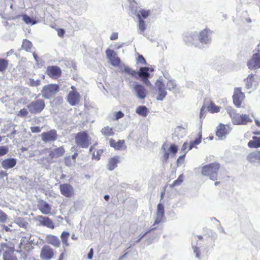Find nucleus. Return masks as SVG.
Instances as JSON below:
<instances>
[{"mask_svg":"<svg viewBox=\"0 0 260 260\" xmlns=\"http://www.w3.org/2000/svg\"><path fill=\"white\" fill-rule=\"evenodd\" d=\"M209 29H205L200 32L199 39L201 43L207 44L208 42L209 41Z\"/></svg>","mask_w":260,"mask_h":260,"instance_id":"obj_28","label":"nucleus"},{"mask_svg":"<svg viewBox=\"0 0 260 260\" xmlns=\"http://www.w3.org/2000/svg\"><path fill=\"white\" fill-rule=\"evenodd\" d=\"M3 228H4V229L6 231V232H10L11 231V230L10 229V228L9 227H8L7 226L4 225L3 226Z\"/></svg>","mask_w":260,"mask_h":260,"instance_id":"obj_64","label":"nucleus"},{"mask_svg":"<svg viewBox=\"0 0 260 260\" xmlns=\"http://www.w3.org/2000/svg\"><path fill=\"white\" fill-rule=\"evenodd\" d=\"M156 215L164 216L165 211L162 204L159 203L157 205Z\"/></svg>","mask_w":260,"mask_h":260,"instance_id":"obj_42","label":"nucleus"},{"mask_svg":"<svg viewBox=\"0 0 260 260\" xmlns=\"http://www.w3.org/2000/svg\"><path fill=\"white\" fill-rule=\"evenodd\" d=\"M230 125L220 123L216 127V135L220 139L225 138L231 132Z\"/></svg>","mask_w":260,"mask_h":260,"instance_id":"obj_12","label":"nucleus"},{"mask_svg":"<svg viewBox=\"0 0 260 260\" xmlns=\"http://www.w3.org/2000/svg\"><path fill=\"white\" fill-rule=\"evenodd\" d=\"M193 252L196 254L197 257L199 258L200 257V251L199 248L197 246H194L193 247Z\"/></svg>","mask_w":260,"mask_h":260,"instance_id":"obj_55","label":"nucleus"},{"mask_svg":"<svg viewBox=\"0 0 260 260\" xmlns=\"http://www.w3.org/2000/svg\"><path fill=\"white\" fill-rule=\"evenodd\" d=\"M57 35L59 37H63L65 34V30L62 28H57Z\"/></svg>","mask_w":260,"mask_h":260,"instance_id":"obj_54","label":"nucleus"},{"mask_svg":"<svg viewBox=\"0 0 260 260\" xmlns=\"http://www.w3.org/2000/svg\"><path fill=\"white\" fill-rule=\"evenodd\" d=\"M37 218L40 225L46 226L50 229H54L55 225L53 221L48 217L39 215Z\"/></svg>","mask_w":260,"mask_h":260,"instance_id":"obj_19","label":"nucleus"},{"mask_svg":"<svg viewBox=\"0 0 260 260\" xmlns=\"http://www.w3.org/2000/svg\"><path fill=\"white\" fill-rule=\"evenodd\" d=\"M45 106V102L43 99L36 98L27 106V107L31 114H38L44 110Z\"/></svg>","mask_w":260,"mask_h":260,"instance_id":"obj_3","label":"nucleus"},{"mask_svg":"<svg viewBox=\"0 0 260 260\" xmlns=\"http://www.w3.org/2000/svg\"><path fill=\"white\" fill-rule=\"evenodd\" d=\"M184 176L183 174L179 176L178 178L175 180L172 184L170 185L171 188H173L176 186L180 185L183 181Z\"/></svg>","mask_w":260,"mask_h":260,"instance_id":"obj_39","label":"nucleus"},{"mask_svg":"<svg viewBox=\"0 0 260 260\" xmlns=\"http://www.w3.org/2000/svg\"><path fill=\"white\" fill-rule=\"evenodd\" d=\"M206 109L211 113H215L220 111V107L216 105L215 103L211 101L205 102L200 110V117L201 118L204 117V111Z\"/></svg>","mask_w":260,"mask_h":260,"instance_id":"obj_9","label":"nucleus"},{"mask_svg":"<svg viewBox=\"0 0 260 260\" xmlns=\"http://www.w3.org/2000/svg\"><path fill=\"white\" fill-rule=\"evenodd\" d=\"M248 146L251 148H258L260 147V137H253L252 140L249 141Z\"/></svg>","mask_w":260,"mask_h":260,"instance_id":"obj_30","label":"nucleus"},{"mask_svg":"<svg viewBox=\"0 0 260 260\" xmlns=\"http://www.w3.org/2000/svg\"><path fill=\"white\" fill-rule=\"evenodd\" d=\"M161 149L165 151V153L163 156L162 161L164 163H166L169 158L170 154L168 152L166 151V148L165 147V145L162 146Z\"/></svg>","mask_w":260,"mask_h":260,"instance_id":"obj_46","label":"nucleus"},{"mask_svg":"<svg viewBox=\"0 0 260 260\" xmlns=\"http://www.w3.org/2000/svg\"><path fill=\"white\" fill-rule=\"evenodd\" d=\"M188 144L187 142H184L182 147V150H185L188 147Z\"/></svg>","mask_w":260,"mask_h":260,"instance_id":"obj_60","label":"nucleus"},{"mask_svg":"<svg viewBox=\"0 0 260 260\" xmlns=\"http://www.w3.org/2000/svg\"><path fill=\"white\" fill-rule=\"evenodd\" d=\"M21 251L28 252L32 248L31 243L27 240L23 239L21 241L19 244Z\"/></svg>","mask_w":260,"mask_h":260,"instance_id":"obj_25","label":"nucleus"},{"mask_svg":"<svg viewBox=\"0 0 260 260\" xmlns=\"http://www.w3.org/2000/svg\"><path fill=\"white\" fill-rule=\"evenodd\" d=\"M46 240L48 244L52 245L53 247L58 248L60 246V241L56 236L53 235H47L46 237Z\"/></svg>","mask_w":260,"mask_h":260,"instance_id":"obj_20","label":"nucleus"},{"mask_svg":"<svg viewBox=\"0 0 260 260\" xmlns=\"http://www.w3.org/2000/svg\"><path fill=\"white\" fill-rule=\"evenodd\" d=\"M123 116H124V114L121 111H118V112H116L115 114V119L116 120L121 118Z\"/></svg>","mask_w":260,"mask_h":260,"instance_id":"obj_56","label":"nucleus"},{"mask_svg":"<svg viewBox=\"0 0 260 260\" xmlns=\"http://www.w3.org/2000/svg\"><path fill=\"white\" fill-rule=\"evenodd\" d=\"M136 112L138 115L145 117L148 115V110L145 106H140L137 108Z\"/></svg>","mask_w":260,"mask_h":260,"instance_id":"obj_35","label":"nucleus"},{"mask_svg":"<svg viewBox=\"0 0 260 260\" xmlns=\"http://www.w3.org/2000/svg\"><path fill=\"white\" fill-rule=\"evenodd\" d=\"M30 129L32 133H38L41 131V128L39 126H31Z\"/></svg>","mask_w":260,"mask_h":260,"instance_id":"obj_52","label":"nucleus"},{"mask_svg":"<svg viewBox=\"0 0 260 260\" xmlns=\"http://www.w3.org/2000/svg\"><path fill=\"white\" fill-rule=\"evenodd\" d=\"M247 159L250 162H258V151L250 153L247 156Z\"/></svg>","mask_w":260,"mask_h":260,"instance_id":"obj_34","label":"nucleus"},{"mask_svg":"<svg viewBox=\"0 0 260 260\" xmlns=\"http://www.w3.org/2000/svg\"><path fill=\"white\" fill-rule=\"evenodd\" d=\"M41 136L43 141L48 142L56 140L58 136L56 130L51 129L47 132L42 133Z\"/></svg>","mask_w":260,"mask_h":260,"instance_id":"obj_17","label":"nucleus"},{"mask_svg":"<svg viewBox=\"0 0 260 260\" xmlns=\"http://www.w3.org/2000/svg\"><path fill=\"white\" fill-rule=\"evenodd\" d=\"M194 37L192 35L185 36L184 38V41L187 44L192 43Z\"/></svg>","mask_w":260,"mask_h":260,"instance_id":"obj_48","label":"nucleus"},{"mask_svg":"<svg viewBox=\"0 0 260 260\" xmlns=\"http://www.w3.org/2000/svg\"><path fill=\"white\" fill-rule=\"evenodd\" d=\"M45 151L48 153V161L51 162L55 161V159L62 156L66 151L63 146H60L54 148H49L46 149Z\"/></svg>","mask_w":260,"mask_h":260,"instance_id":"obj_5","label":"nucleus"},{"mask_svg":"<svg viewBox=\"0 0 260 260\" xmlns=\"http://www.w3.org/2000/svg\"><path fill=\"white\" fill-rule=\"evenodd\" d=\"M138 28L141 34H143L146 29V25L143 20H139Z\"/></svg>","mask_w":260,"mask_h":260,"instance_id":"obj_41","label":"nucleus"},{"mask_svg":"<svg viewBox=\"0 0 260 260\" xmlns=\"http://www.w3.org/2000/svg\"><path fill=\"white\" fill-rule=\"evenodd\" d=\"M134 89L138 98L144 99L146 96L147 91L143 85L136 84L134 86Z\"/></svg>","mask_w":260,"mask_h":260,"instance_id":"obj_21","label":"nucleus"},{"mask_svg":"<svg viewBox=\"0 0 260 260\" xmlns=\"http://www.w3.org/2000/svg\"><path fill=\"white\" fill-rule=\"evenodd\" d=\"M101 133L104 136L108 137L114 135L113 129L109 126H105L101 129Z\"/></svg>","mask_w":260,"mask_h":260,"instance_id":"obj_36","label":"nucleus"},{"mask_svg":"<svg viewBox=\"0 0 260 260\" xmlns=\"http://www.w3.org/2000/svg\"><path fill=\"white\" fill-rule=\"evenodd\" d=\"M93 250L92 248L90 249L88 254V255H87V257L89 259H91L92 258V257H93Z\"/></svg>","mask_w":260,"mask_h":260,"instance_id":"obj_59","label":"nucleus"},{"mask_svg":"<svg viewBox=\"0 0 260 260\" xmlns=\"http://www.w3.org/2000/svg\"><path fill=\"white\" fill-rule=\"evenodd\" d=\"M37 207L41 212L44 215H49L51 213V206L47 202L43 200L38 201Z\"/></svg>","mask_w":260,"mask_h":260,"instance_id":"obj_18","label":"nucleus"},{"mask_svg":"<svg viewBox=\"0 0 260 260\" xmlns=\"http://www.w3.org/2000/svg\"><path fill=\"white\" fill-rule=\"evenodd\" d=\"M75 143L80 148H87L91 144V140L87 131H81L75 136Z\"/></svg>","mask_w":260,"mask_h":260,"instance_id":"obj_2","label":"nucleus"},{"mask_svg":"<svg viewBox=\"0 0 260 260\" xmlns=\"http://www.w3.org/2000/svg\"><path fill=\"white\" fill-rule=\"evenodd\" d=\"M150 68L148 67H141L139 72H138V78H141L143 82L148 86L151 85L148 79L150 76V74L148 72Z\"/></svg>","mask_w":260,"mask_h":260,"instance_id":"obj_14","label":"nucleus"},{"mask_svg":"<svg viewBox=\"0 0 260 260\" xmlns=\"http://www.w3.org/2000/svg\"><path fill=\"white\" fill-rule=\"evenodd\" d=\"M229 114L232 119L233 122L235 124L245 125L248 122H251L252 121L249 115L246 114L240 115L238 113H236L234 110L230 111Z\"/></svg>","mask_w":260,"mask_h":260,"instance_id":"obj_4","label":"nucleus"},{"mask_svg":"<svg viewBox=\"0 0 260 260\" xmlns=\"http://www.w3.org/2000/svg\"><path fill=\"white\" fill-rule=\"evenodd\" d=\"M64 162L68 166H70L71 165L70 156H67L64 158Z\"/></svg>","mask_w":260,"mask_h":260,"instance_id":"obj_57","label":"nucleus"},{"mask_svg":"<svg viewBox=\"0 0 260 260\" xmlns=\"http://www.w3.org/2000/svg\"><path fill=\"white\" fill-rule=\"evenodd\" d=\"M119 157L115 156L111 157L108 161L107 168L109 170L112 171L117 166V164L119 162Z\"/></svg>","mask_w":260,"mask_h":260,"instance_id":"obj_26","label":"nucleus"},{"mask_svg":"<svg viewBox=\"0 0 260 260\" xmlns=\"http://www.w3.org/2000/svg\"><path fill=\"white\" fill-rule=\"evenodd\" d=\"M137 61L138 63H140L142 64H144H144H146V60L144 58V57L142 55H138V56L137 57Z\"/></svg>","mask_w":260,"mask_h":260,"instance_id":"obj_50","label":"nucleus"},{"mask_svg":"<svg viewBox=\"0 0 260 260\" xmlns=\"http://www.w3.org/2000/svg\"><path fill=\"white\" fill-rule=\"evenodd\" d=\"M65 256V253L64 252H61L58 257V260H63Z\"/></svg>","mask_w":260,"mask_h":260,"instance_id":"obj_61","label":"nucleus"},{"mask_svg":"<svg viewBox=\"0 0 260 260\" xmlns=\"http://www.w3.org/2000/svg\"><path fill=\"white\" fill-rule=\"evenodd\" d=\"M9 64V61L4 58H0V72L5 71Z\"/></svg>","mask_w":260,"mask_h":260,"instance_id":"obj_38","label":"nucleus"},{"mask_svg":"<svg viewBox=\"0 0 260 260\" xmlns=\"http://www.w3.org/2000/svg\"><path fill=\"white\" fill-rule=\"evenodd\" d=\"M55 254V250L50 246L44 245L41 249L40 257L41 260H50L54 258Z\"/></svg>","mask_w":260,"mask_h":260,"instance_id":"obj_8","label":"nucleus"},{"mask_svg":"<svg viewBox=\"0 0 260 260\" xmlns=\"http://www.w3.org/2000/svg\"><path fill=\"white\" fill-rule=\"evenodd\" d=\"M245 98V94L242 91L241 87H236L234 89L233 100L234 104L237 108H240L242 106V103Z\"/></svg>","mask_w":260,"mask_h":260,"instance_id":"obj_10","label":"nucleus"},{"mask_svg":"<svg viewBox=\"0 0 260 260\" xmlns=\"http://www.w3.org/2000/svg\"><path fill=\"white\" fill-rule=\"evenodd\" d=\"M1 247L4 251L3 260H18L14 254L15 248L7 243H2Z\"/></svg>","mask_w":260,"mask_h":260,"instance_id":"obj_6","label":"nucleus"},{"mask_svg":"<svg viewBox=\"0 0 260 260\" xmlns=\"http://www.w3.org/2000/svg\"><path fill=\"white\" fill-rule=\"evenodd\" d=\"M121 73H124L131 76L132 77L138 78V72L131 68L128 66L123 65L120 69Z\"/></svg>","mask_w":260,"mask_h":260,"instance_id":"obj_27","label":"nucleus"},{"mask_svg":"<svg viewBox=\"0 0 260 260\" xmlns=\"http://www.w3.org/2000/svg\"><path fill=\"white\" fill-rule=\"evenodd\" d=\"M158 88V96L157 100L158 101L162 100L167 95V92L165 90V85L160 83L157 85Z\"/></svg>","mask_w":260,"mask_h":260,"instance_id":"obj_29","label":"nucleus"},{"mask_svg":"<svg viewBox=\"0 0 260 260\" xmlns=\"http://www.w3.org/2000/svg\"><path fill=\"white\" fill-rule=\"evenodd\" d=\"M73 90L70 91L67 96V101L72 106H75L80 102V95L78 92L75 90V87L73 86L71 87Z\"/></svg>","mask_w":260,"mask_h":260,"instance_id":"obj_13","label":"nucleus"},{"mask_svg":"<svg viewBox=\"0 0 260 260\" xmlns=\"http://www.w3.org/2000/svg\"><path fill=\"white\" fill-rule=\"evenodd\" d=\"M16 165V159L13 158H9L4 159L2 162V167L8 170L13 168Z\"/></svg>","mask_w":260,"mask_h":260,"instance_id":"obj_23","label":"nucleus"},{"mask_svg":"<svg viewBox=\"0 0 260 260\" xmlns=\"http://www.w3.org/2000/svg\"><path fill=\"white\" fill-rule=\"evenodd\" d=\"M41 84V81L39 79L35 80L33 79H30L29 80V85L31 86H38Z\"/></svg>","mask_w":260,"mask_h":260,"instance_id":"obj_47","label":"nucleus"},{"mask_svg":"<svg viewBox=\"0 0 260 260\" xmlns=\"http://www.w3.org/2000/svg\"><path fill=\"white\" fill-rule=\"evenodd\" d=\"M257 76L256 75L250 74L244 80L245 82L246 87L249 89L252 87L253 85L257 83L256 78Z\"/></svg>","mask_w":260,"mask_h":260,"instance_id":"obj_24","label":"nucleus"},{"mask_svg":"<svg viewBox=\"0 0 260 260\" xmlns=\"http://www.w3.org/2000/svg\"><path fill=\"white\" fill-rule=\"evenodd\" d=\"M107 57L109 60L110 63L115 67L119 66L121 63V60L118 57L116 52L110 49H107L106 51Z\"/></svg>","mask_w":260,"mask_h":260,"instance_id":"obj_11","label":"nucleus"},{"mask_svg":"<svg viewBox=\"0 0 260 260\" xmlns=\"http://www.w3.org/2000/svg\"><path fill=\"white\" fill-rule=\"evenodd\" d=\"M28 112L29 111L28 110V108L26 109L24 108L19 111L18 113V116L21 117H25L28 115Z\"/></svg>","mask_w":260,"mask_h":260,"instance_id":"obj_44","label":"nucleus"},{"mask_svg":"<svg viewBox=\"0 0 260 260\" xmlns=\"http://www.w3.org/2000/svg\"><path fill=\"white\" fill-rule=\"evenodd\" d=\"M109 144L111 147L117 150L126 148L125 141L124 140H119L118 142H116L115 140L111 139L109 141Z\"/></svg>","mask_w":260,"mask_h":260,"instance_id":"obj_22","label":"nucleus"},{"mask_svg":"<svg viewBox=\"0 0 260 260\" xmlns=\"http://www.w3.org/2000/svg\"><path fill=\"white\" fill-rule=\"evenodd\" d=\"M61 194L67 198H71L74 194V190L72 185L68 183H63L59 185Z\"/></svg>","mask_w":260,"mask_h":260,"instance_id":"obj_15","label":"nucleus"},{"mask_svg":"<svg viewBox=\"0 0 260 260\" xmlns=\"http://www.w3.org/2000/svg\"><path fill=\"white\" fill-rule=\"evenodd\" d=\"M32 55H33V56H34V57L35 59L37 61H38V58H39V57H38V55H37V54L35 52H34L32 53Z\"/></svg>","mask_w":260,"mask_h":260,"instance_id":"obj_62","label":"nucleus"},{"mask_svg":"<svg viewBox=\"0 0 260 260\" xmlns=\"http://www.w3.org/2000/svg\"><path fill=\"white\" fill-rule=\"evenodd\" d=\"M150 10L141 9L138 12L136 16L139 20H143L147 18L150 15Z\"/></svg>","mask_w":260,"mask_h":260,"instance_id":"obj_32","label":"nucleus"},{"mask_svg":"<svg viewBox=\"0 0 260 260\" xmlns=\"http://www.w3.org/2000/svg\"><path fill=\"white\" fill-rule=\"evenodd\" d=\"M78 156V153L76 152L72 156V158L74 160V161H75V160L77 158V157Z\"/></svg>","mask_w":260,"mask_h":260,"instance_id":"obj_63","label":"nucleus"},{"mask_svg":"<svg viewBox=\"0 0 260 260\" xmlns=\"http://www.w3.org/2000/svg\"><path fill=\"white\" fill-rule=\"evenodd\" d=\"M69 236V233L65 231L63 232L60 235V238L61 239L62 244L66 247L69 246V243L68 242Z\"/></svg>","mask_w":260,"mask_h":260,"instance_id":"obj_37","label":"nucleus"},{"mask_svg":"<svg viewBox=\"0 0 260 260\" xmlns=\"http://www.w3.org/2000/svg\"><path fill=\"white\" fill-rule=\"evenodd\" d=\"M22 18L23 21L26 23V24H35L36 23V22L33 20L30 17L27 16L26 14L22 15Z\"/></svg>","mask_w":260,"mask_h":260,"instance_id":"obj_43","label":"nucleus"},{"mask_svg":"<svg viewBox=\"0 0 260 260\" xmlns=\"http://www.w3.org/2000/svg\"><path fill=\"white\" fill-rule=\"evenodd\" d=\"M169 150L170 152L175 154L178 151V147L175 144H171L169 148Z\"/></svg>","mask_w":260,"mask_h":260,"instance_id":"obj_49","label":"nucleus"},{"mask_svg":"<svg viewBox=\"0 0 260 260\" xmlns=\"http://www.w3.org/2000/svg\"><path fill=\"white\" fill-rule=\"evenodd\" d=\"M59 90V86L55 84H49L44 86L41 91L42 95L47 99H50Z\"/></svg>","mask_w":260,"mask_h":260,"instance_id":"obj_7","label":"nucleus"},{"mask_svg":"<svg viewBox=\"0 0 260 260\" xmlns=\"http://www.w3.org/2000/svg\"><path fill=\"white\" fill-rule=\"evenodd\" d=\"M9 152V148L6 146H0V157L4 156Z\"/></svg>","mask_w":260,"mask_h":260,"instance_id":"obj_45","label":"nucleus"},{"mask_svg":"<svg viewBox=\"0 0 260 260\" xmlns=\"http://www.w3.org/2000/svg\"><path fill=\"white\" fill-rule=\"evenodd\" d=\"M103 153V150L102 149H97L93 151L92 159L99 160L100 159L101 156Z\"/></svg>","mask_w":260,"mask_h":260,"instance_id":"obj_40","label":"nucleus"},{"mask_svg":"<svg viewBox=\"0 0 260 260\" xmlns=\"http://www.w3.org/2000/svg\"><path fill=\"white\" fill-rule=\"evenodd\" d=\"M7 219V215L3 211L0 210V222H5Z\"/></svg>","mask_w":260,"mask_h":260,"instance_id":"obj_51","label":"nucleus"},{"mask_svg":"<svg viewBox=\"0 0 260 260\" xmlns=\"http://www.w3.org/2000/svg\"><path fill=\"white\" fill-rule=\"evenodd\" d=\"M220 168V165L218 162L211 163L202 167L201 174L203 176H208L212 180H216Z\"/></svg>","mask_w":260,"mask_h":260,"instance_id":"obj_1","label":"nucleus"},{"mask_svg":"<svg viewBox=\"0 0 260 260\" xmlns=\"http://www.w3.org/2000/svg\"><path fill=\"white\" fill-rule=\"evenodd\" d=\"M33 47L32 43L27 39H24L22 41L21 48L27 52H31V49Z\"/></svg>","mask_w":260,"mask_h":260,"instance_id":"obj_33","label":"nucleus"},{"mask_svg":"<svg viewBox=\"0 0 260 260\" xmlns=\"http://www.w3.org/2000/svg\"><path fill=\"white\" fill-rule=\"evenodd\" d=\"M61 70L58 66H49L46 70L47 75L52 79L58 78L61 76Z\"/></svg>","mask_w":260,"mask_h":260,"instance_id":"obj_16","label":"nucleus"},{"mask_svg":"<svg viewBox=\"0 0 260 260\" xmlns=\"http://www.w3.org/2000/svg\"><path fill=\"white\" fill-rule=\"evenodd\" d=\"M163 217L164 216L161 215H156V218L154 220L153 225H156L159 223L161 222Z\"/></svg>","mask_w":260,"mask_h":260,"instance_id":"obj_53","label":"nucleus"},{"mask_svg":"<svg viewBox=\"0 0 260 260\" xmlns=\"http://www.w3.org/2000/svg\"><path fill=\"white\" fill-rule=\"evenodd\" d=\"M202 139V134L199 133L198 134V137L194 140L190 142L188 147V151L190 150L193 148H197V146L201 143Z\"/></svg>","mask_w":260,"mask_h":260,"instance_id":"obj_31","label":"nucleus"},{"mask_svg":"<svg viewBox=\"0 0 260 260\" xmlns=\"http://www.w3.org/2000/svg\"><path fill=\"white\" fill-rule=\"evenodd\" d=\"M117 39H118V33H117V32L113 33L110 37V39L111 40H117Z\"/></svg>","mask_w":260,"mask_h":260,"instance_id":"obj_58","label":"nucleus"}]
</instances>
